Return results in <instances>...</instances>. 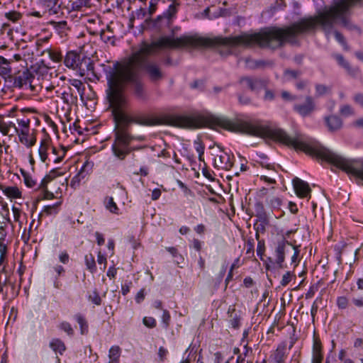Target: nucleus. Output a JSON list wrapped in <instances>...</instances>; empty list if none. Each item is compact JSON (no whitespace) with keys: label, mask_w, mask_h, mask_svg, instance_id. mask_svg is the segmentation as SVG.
<instances>
[{"label":"nucleus","mask_w":363,"mask_h":363,"mask_svg":"<svg viewBox=\"0 0 363 363\" xmlns=\"http://www.w3.org/2000/svg\"><path fill=\"white\" fill-rule=\"evenodd\" d=\"M5 16L7 19L12 21L13 23L17 22L21 18L22 15L20 12L16 11H11L5 13Z\"/></svg>","instance_id":"nucleus-35"},{"label":"nucleus","mask_w":363,"mask_h":363,"mask_svg":"<svg viewBox=\"0 0 363 363\" xmlns=\"http://www.w3.org/2000/svg\"><path fill=\"white\" fill-rule=\"evenodd\" d=\"M353 100L356 104L363 108V94L357 93L353 96Z\"/></svg>","instance_id":"nucleus-46"},{"label":"nucleus","mask_w":363,"mask_h":363,"mask_svg":"<svg viewBox=\"0 0 363 363\" xmlns=\"http://www.w3.org/2000/svg\"><path fill=\"white\" fill-rule=\"evenodd\" d=\"M293 185L296 195L299 198L308 197L311 191L308 184L298 177L293 179Z\"/></svg>","instance_id":"nucleus-8"},{"label":"nucleus","mask_w":363,"mask_h":363,"mask_svg":"<svg viewBox=\"0 0 363 363\" xmlns=\"http://www.w3.org/2000/svg\"><path fill=\"white\" fill-rule=\"evenodd\" d=\"M316 93L318 96L324 95L330 91V88L323 84H317L315 86Z\"/></svg>","instance_id":"nucleus-41"},{"label":"nucleus","mask_w":363,"mask_h":363,"mask_svg":"<svg viewBox=\"0 0 363 363\" xmlns=\"http://www.w3.org/2000/svg\"><path fill=\"white\" fill-rule=\"evenodd\" d=\"M7 78L13 80L12 86L14 88L21 89L23 86H28L31 91H35V86L33 84L34 77L28 69H26L22 72H19L15 76H13L11 74V76Z\"/></svg>","instance_id":"nucleus-4"},{"label":"nucleus","mask_w":363,"mask_h":363,"mask_svg":"<svg viewBox=\"0 0 363 363\" xmlns=\"http://www.w3.org/2000/svg\"><path fill=\"white\" fill-rule=\"evenodd\" d=\"M214 167L224 170H229L233 165L230 155L223 149L218 147L214 150Z\"/></svg>","instance_id":"nucleus-5"},{"label":"nucleus","mask_w":363,"mask_h":363,"mask_svg":"<svg viewBox=\"0 0 363 363\" xmlns=\"http://www.w3.org/2000/svg\"><path fill=\"white\" fill-rule=\"evenodd\" d=\"M194 230L198 233V234H203L204 233L205 230H206V227L203 224H199L197 226L195 227L194 228Z\"/></svg>","instance_id":"nucleus-60"},{"label":"nucleus","mask_w":363,"mask_h":363,"mask_svg":"<svg viewBox=\"0 0 363 363\" xmlns=\"http://www.w3.org/2000/svg\"><path fill=\"white\" fill-rule=\"evenodd\" d=\"M84 259L87 269L90 271V272L94 273L96 269V262L94 255L91 253L86 255Z\"/></svg>","instance_id":"nucleus-26"},{"label":"nucleus","mask_w":363,"mask_h":363,"mask_svg":"<svg viewBox=\"0 0 363 363\" xmlns=\"http://www.w3.org/2000/svg\"><path fill=\"white\" fill-rule=\"evenodd\" d=\"M7 253V242L4 238H0V266L4 262Z\"/></svg>","instance_id":"nucleus-29"},{"label":"nucleus","mask_w":363,"mask_h":363,"mask_svg":"<svg viewBox=\"0 0 363 363\" xmlns=\"http://www.w3.org/2000/svg\"><path fill=\"white\" fill-rule=\"evenodd\" d=\"M291 247V245L284 240L279 242L275 250L277 256L276 263L279 265V268H283V263L284 262V253L286 247Z\"/></svg>","instance_id":"nucleus-9"},{"label":"nucleus","mask_w":363,"mask_h":363,"mask_svg":"<svg viewBox=\"0 0 363 363\" xmlns=\"http://www.w3.org/2000/svg\"><path fill=\"white\" fill-rule=\"evenodd\" d=\"M324 121L327 128L330 132H335L341 129L343 125L342 119L335 115L326 116L324 118Z\"/></svg>","instance_id":"nucleus-12"},{"label":"nucleus","mask_w":363,"mask_h":363,"mask_svg":"<svg viewBox=\"0 0 363 363\" xmlns=\"http://www.w3.org/2000/svg\"><path fill=\"white\" fill-rule=\"evenodd\" d=\"M18 135L19 141L27 147H33L36 143V137L35 132L30 133V130H20V132H17Z\"/></svg>","instance_id":"nucleus-10"},{"label":"nucleus","mask_w":363,"mask_h":363,"mask_svg":"<svg viewBox=\"0 0 363 363\" xmlns=\"http://www.w3.org/2000/svg\"><path fill=\"white\" fill-rule=\"evenodd\" d=\"M129 82H127L125 83V84L127 83H128ZM133 83V88H134V92L135 94L138 96V97H143L144 96V94H145V91H144V86L143 84L138 82L137 80V77L135 78V79L132 82Z\"/></svg>","instance_id":"nucleus-30"},{"label":"nucleus","mask_w":363,"mask_h":363,"mask_svg":"<svg viewBox=\"0 0 363 363\" xmlns=\"http://www.w3.org/2000/svg\"><path fill=\"white\" fill-rule=\"evenodd\" d=\"M316 353H318L319 354H322L320 343L317 341H315L313 345V354L315 355Z\"/></svg>","instance_id":"nucleus-56"},{"label":"nucleus","mask_w":363,"mask_h":363,"mask_svg":"<svg viewBox=\"0 0 363 363\" xmlns=\"http://www.w3.org/2000/svg\"><path fill=\"white\" fill-rule=\"evenodd\" d=\"M223 359L222 354L219 352L214 354V363H221Z\"/></svg>","instance_id":"nucleus-63"},{"label":"nucleus","mask_w":363,"mask_h":363,"mask_svg":"<svg viewBox=\"0 0 363 363\" xmlns=\"http://www.w3.org/2000/svg\"><path fill=\"white\" fill-rule=\"evenodd\" d=\"M281 97L284 100L287 101H294L296 99V96L291 95L289 92L286 91H282L281 93Z\"/></svg>","instance_id":"nucleus-48"},{"label":"nucleus","mask_w":363,"mask_h":363,"mask_svg":"<svg viewBox=\"0 0 363 363\" xmlns=\"http://www.w3.org/2000/svg\"><path fill=\"white\" fill-rule=\"evenodd\" d=\"M167 354V350L163 347H160L158 351V354L162 361H163Z\"/></svg>","instance_id":"nucleus-57"},{"label":"nucleus","mask_w":363,"mask_h":363,"mask_svg":"<svg viewBox=\"0 0 363 363\" xmlns=\"http://www.w3.org/2000/svg\"><path fill=\"white\" fill-rule=\"evenodd\" d=\"M99 0H76L72 3V9L77 11H86L87 9H90L95 6V3Z\"/></svg>","instance_id":"nucleus-13"},{"label":"nucleus","mask_w":363,"mask_h":363,"mask_svg":"<svg viewBox=\"0 0 363 363\" xmlns=\"http://www.w3.org/2000/svg\"><path fill=\"white\" fill-rule=\"evenodd\" d=\"M192 242H193V247L196 250L200 251L201 250L202 243L199 240L194 239Z\"/></svg>","instance_id":"nucleus-59"},{"label":"nucleus","mask_w":363,"mask_h":363,"mask_svg":"<svg viewBox=\"0 0 363 363\" xmlns=\"http://www.w3.org/2000/svg\"><path fill=\"white\" fill-rule=\"evenodd\" d=\"M143 323L146 327L150 328H153L156 326V320L152 317H145Z\"/></svg>","instance_id":"nucleus-44"},{"label":"nucleus","mask_w":363,"mask_h":363,"mask_svg":"<svg viewBox=\"0 0 363 363\" xmlns=\"http://www.w3.org/2000/svg\"><path fill=\"white\" fill-rule=\"evenodd\" d=\"M362 2L363 0H335L313 17L303 18L285 28H270L273 36L272 45L278 48L286 43H295L298 35L313 30L317 26L322 28L328 38L337 21L349 30L360 33L359 28L351 21L349 14L354 6Z\"/></svg>","instance_id":"nucleus-2"},{"label":"nucleus","mask_w":363,"mask_h":363,"mask_svg":"<svg viewBox=\"0 0 363 363\" xmlns=\"http://www.w3.org/2000/svg\"><path fill=\"white\" fill-rule=\"evenodd\" d=\"M49 147V141L48 140H43L41 141L38 152L42 162H45L48 158V150Z\"/></svg>","instance_id":"nucleus-23"},{"label":"nucleus","mask_w":363,"mask_h":363,"mask_svg":"<svg viewBox=\"0 0 363 363\" xmlns=\"http://www.w3.org/2000/svg\"><path fill=\"white\" fill-rule=\"evenodd\" d=\"M7 281V276L4 274H0V293L4 291V288L6 286Z\"/></svg>","instance_id":"nucleus-47"},{"label":"nucleus","mask_w":363,"mask_h":363,"mask_svg":"<svg viewBox=\"0 0 363 363\" xmlns=\"http://www.w3.org/2000/svg\"><path fill=\"white\" fill-rule=\"evenodd\" d=\"M117 270L114 267H111L108 269L107 276L110 278H114L116 274Z\"/></svg>","instance_id":"nucleus-61"},{"label":"nucleus","mask_w":363,"mask_h":363,"mask_svg":"<svg viewBox=\"0 0 363 363\" xmlns=\"http://www.w3.org/2000/svg\"><path fill=\"white\" fill-rule=\"evenodd\" d=\"M294 251V254L291 257V262H296L297 261V259H298V254H299V250H298V248L295 246H293L291 245V247Z\"/></svg>","instance_id":"nucleus-55"},{"label":"nucleus","mask_w":363,"mask_h":363,"mask_svg":"<svg viewBox=\"0 0 363 363\" xmlns=\"http://www.w3.org/2000/svg\"><path fill=\"white\" fill-rule=\"evenodd\" d=\"M89 300L96 306H99L101 303V298L96 291H92L89 295Z\"/></svg>","instance_id":"nucleus-39"},{"label":"nucleus","mask_w":363,"mask_h":363,"mask_svg":"<svg viewBox=\"0 0 363 363\" xmlns=\"http://www.w3.org/2000/svg\"><path fill=\"white\" fill-rule=\"evenodd\" d=\"M241 82L245 84L252 91L261 88L264 86V82L260 79H252L250 77H244L241 79Z\"/></svg>","instance_id":"nucleus-18"},{"label":"nucleus","mask_w":363,"mask_h":363,"mask_svg":"<svg viewBox=\"0 0 363 363\" xmlns=\"http://www.w3.org/2000/svg\"><path fill=\"white\" fill-rule=\"evenodd\" d=\"M323 360V355L316 353L315 355L313 354L312 363H321Z\"/></svg>","instance_id":"nucleus-62"},{"label":"nucleus","mask_w":363,"mask_h":363,"mask_svg":"<svg viewBox=\"0 0 363 363\" xmlns=\"http://www.w3.org/2000/svg\"><path fill=\"white\" fill-rule=\"evenodd\" d=\"M286 352V345H279L274 353L270 356L269 363H283Z\"/></svg>","instance_id":"nucleus-15"},{"label":"nucleus","mask_w":363,"mask_h":363,"mask_svg":"<svg viewBox=\"0 0 363 363\" xmlns=\"http://www.w3.org/2000/svg\"><path fill=\"white\" fill-rule=\"evenodd\" d=\"M95 236H96V241H97V243L99 245H104V242H105V240L102 235V234H101L99 232H96L95 233Z\"/></svg>","instance_id":"nucleus-58"},{"label":"nucleus","mask_w":363,"mask_h":363,"mask_svg":"<svg viewBox=\"0 0 363 363\" xmlns=\"http://www.w3.org/2000/svg\"><path fill=\"white\" fill-rule=\"evenodd\" d=\"M281 203V200L278 197H272L270 199V204L274 208H278Z\"/></svg>","instance_id":"nucleus-50"},{"label":"nucleus","mask_w":363,"mask_h":363,"mask_svg":"<svg viewBox=\"0 0 363 363\" xmlns=\"http://www.w3.org/2000/svg\"><path fill=\"white\" fill-rule=\"evenodd\" d=\"M262 165L263 167H265L267 169L271 170V172L268 174L262 175L260 179L264 182H267L269 184H274L276 182V181H275V177L277 176L276 171L272 168V167L270 164L264 166V164H262Z\"/></svg>","instance_id":"nucleus-22"},{"label":"nucleus","mask_w":363,"mask_h":363,"mask_svg":"<svg viewBox=\"0 0 363 363\" xmlns=\"http://www.w3.org/2000/svg\"><path fill=\"white\" fill-rule=\"evenodd\" d=\"M61 202H57L53 205H49L44 207L43 210L40 213V216H49L52 214H56L58 212L59 206H60Z\"/></svg>","instance_id":"nucleus-25"},{"label":"nucleus","mask_w":363,"mask_h":363,"mask_svg":"<svg viewBox=\"0 0 363 363\" xmlns=\"http://www.w3.org/2000/svg\"><path fill=\"white\" fill-rule=\"evenodd\" d=\"M284 74L286 77L295 79L299 76L300 72L298 71H296V70L286 69L284 72Z\"/></svg>","instance_id":"nucleus-49"},{"label":"nucleus","mask_w":363,"mask_h":363,"mask_svg":"<svg viewBox=\"0 0 363 363\" xmlns=\"http://www.w3.org/2000/svg\"><path fill=\"white\" fill-rule=\"evenodd\" d=\"M50 348L55 352H59L60 354L65 352L66 347L64 342L60 339H52L50 342Z\"/></svg>","instance_id":"nucleus-21"},{"label":"nucleus","mask_w":363,"mask_h":363,"mask_svg":"<svg viewBox=\"0 0 363 363\" xmlns=\"http://www.w3.org/2000/svg\"><path fill=\"white\" fill-rule=\"evenodd\" d=\"M293 277H296V275L291 272H286L283 276L281 280V285L286 286L292 279Z\"/></svg>","instance_id":"nucleus-37"},{"label":"nucleus","mask_w":363,"mask_h":363,"mask_svg":"<svg viewBox=\"0 0 363 363\" xmlns=\"http://www.w3.org/2000/svg\"><path fill=\"white\" fill-rule=\"evenodd\" d=\"M121 356V349L118 346H113L109 350V360H119Z\"/></svg>","instance_id":"nucleus-33"},{"label":"nucleus","mask_w":363,"mask_h":363,"mask_svg":"<svg viewBox=\"0 0 363 363\" xmlns=\"http://www.w3.org/2000/svg\"><path fill=\"white\" fill-rule=\"evenodd\" d=\"M106 208L111 213L118 214V208L114 202L113 197H106L104 200Z\"/></svg>","instance_id":"nucleus-27"},{"label":"nucleus","mask_w":363,"mask_h":363,"mask_svg":"<svg viewBox=\"0 0 363 363\" xmlns=\"http://www.w3.org/2000/svg\"><path fill=\"white\" fill-rule=\"evenodd\" d=\"M40 4L50 13L56 14L60 8L59 0H39Z\"/></svg>","instance_id":"nucleus-19"},{"label":"nucleus","mask_w":363,"mask_h":363,"mask_svg":"<svg viewBox=\"0 0 363 363\" xmlns=\"http://www.w3.org/2000/svg\"><path fill=\"white\" fill-rule=\"evenodd\" d=\"M30 112H31V110L29 108L18 109L16 107L12 108L9 111L8 116L16 118V122L18 125V127H17V132H20V130H30V119L27 116H23V118H20V113Z\"/></svg>","instance_id":"nucleus-6"},{"label":"nucleus","mask_w":363,"mask_h":363,"mask_svg":"<svg viewBox=\"0 0 363 363\" xmlns=\"http://www.w3.org/2000/svg\"><path fill=\"white\" fill-rule=\"evenodd\" d=\"M335 59L337 60L338 64L345 68L349 74L352 75V77H355L359 73V69L357 67H352L350 63L345 60L342 55H336Z\"/></svg>","instance_id":"nucleus-17"},{"label":"nucleus","mask_w":363,"mask_h":363,"mask_svg":"<svg viewBox=\"0 0 363 363\" xmlns=\"http://www.w3.org/2000/svg\"><path fill=\"white\" fill-rule=\"evenodd\" d=\"M340 113L344 116H350L354 114V110L350 105H344L340 109Z\"/></svg>","instance_id":"nucleus-36"},{"label":"nucleus","mask_w":363,"mask_h":363,"mask_svg":"<svg viewBox=\"0 0 363 363\" xmlns=\"http://www.w3.org/2000/svg\"><path fill=\"white\" fill-rule=\"evenodd\" d=\"M52 26L55 30L61 35L65 33L66 30L67 29V25L66 21H60V22H55L52 21L50 23Z\"/></svg>","instance_id":"nucleus-31"},{"label":"nucleus","mask_w":363,"mask_h":363,"mask_svg":"<svg viewBox=\"0 0 363 363\" xmlns=\"http://www.w3.org/2000/svg\"><path fill=\"white\" fill-rule=\"evenodd\" d=\"M55 177V174L54 172H50L49 174L46 175L41 182L40 187L43 189H45L48 183L50 182Z\"/></svg>","instance_id":"nucleus-42"},{"label":"nucleus","mask_w":363,"mask_h":363,"mask_svg":"<svg viewBox=\"0 0 363 363\" xmlns=\"http://www.w3.org/2000/svg\"><path fill=\"white\" fill-rule=\"evenodd\" d=\"M247 66L250 68H255V67H259L264 65L262 62H253L251 60H247L246 61Z\"/></svg>","instance_id":"nucleus-53"},{"label":"nucleus","mask_w":363,"mask_h":363,"mask_svg":"<svg viewBox=\"0 0 363 363\" xmlns=\"http://www.w3.org/2000/svg\"><path fill=\"white\" fill-rule=\"evenodd\" d=\"M64 63L66 67L73 69H82V60L79 53L75 51H69L65 57Z\"/></svg>","instance_id":"nucleus-7"},{"label":"nucleus","mask_w":363,"mask_h":363,"mask_svg":"<svg viewBox=\"0 0 363 363\" xmlns=\"http://www.w3.org/2000/svg\"><path fill=\"white\" fill-rule=\"evenodd\" d=\"M13 216L15 221H18L21 216V210L16 207H12Z\"/></svg>","instance_id":"nucleus-52"},{"label":"nucleus","mask_w":363,"mask_h":363,"mask_svg":"<svg viewBox=\"0 0 363 363\" xmlns=\"http://www.w3.org/2000/svg\"><path fill=\"white\" fill-rule=\"evenodd\" d=\"M0 132L4 135L9 137L13 136L17 134V127L16 124L11 121H0Z\"/></svg>","instance_id":"nucleus-14"},{"label":"nucleus","mask_w":363,"mask_h":363,"mask_svg":"<svg viewBox=\"0 0 363 363\" xmlns=\"http://www.w3.org/2000/svg\"><path fill=\"white\" fill-rule=\"evenodd\" d=\"M239 101L240 104L246 105L250 103L251 100L248 96H240Z\"/></svg>","instance_id":"nucleus-64"},{"label":"nucleus","mask_w":363,"mask_h":363,"mask_svg":"<svg viewBox=\"0 0 363 363\" xmlns=\"http://www.w3.org/2000/svg\"><path fill=\"white\" fill-rule=\"evenodd\" d=\"M3 192L7 197L11 199H18L21 197V191L17 186H5L3 189Z\"/></svg>","instance_id":"nucleus-20"},{"label":"nucleus","mask_w":363,"mask_h":363,"mask_svg":"<svg viewBox=\"0 0 363 363\" xmlns=\"http://www.w3.org/2000/svg\"><path fill=\"white\" fill-rule=\"evenodd\" d=\"M273 36L270 28L259 33H242L230 37L206 38L197 35H184L180 38L162 37L148 43L143 41L138 48L128 57L116 62L110 67L106 74L107 95L112 103L121 106L124 102L123 90L127 82H133L137 77V68H143L150 81L157 82L164 78L160 66L155 62H148L150 56L162 48H179L185 46L203 48H233L238 46L276 49L272 45Z\"/></svg>","instance_id":"nucleus-1"},{"label":"nucleus","mask_w":363,"mask_h":363,"mask_svg":"<svg viewBox=\"0 0 363 363\" xmlns=\"http://www.w3.org/2000/svg\"><path fill=\"white\" fill-rule=\"evenodd\" d=\"M59 328L65 333H67V335H72L74 334V330L72 328L71 325L66 321L62 322L59 325Z\"/></svg>","instance_id":"nucleus-40"},{"label":"nucleus","mask_w":363,"mask_h":363,"mask_svg":"<svg viewBox=\"0 0 363 363\" xmlns=\"http://www.w3.org/2000/svg\"><path fill=\"white\" fill-rule=\"evenodd\" d=\"M11 60H7L0 55V75L6 79L11 76L12 69L11 67Z\"/></svg>","instance_id":"nucleus-16"},{"label":"nucleus","mask_w":363,"mask_h":363,"mask_svg":"<svg viewBox=\"0 0 363 363\" xmlns=\"http://www.w3.org/2000/svg\"><path fill=\"white\" fill-rule=\"evenodd\" d=\"M294 109L301 116L310 115L315 110V104L312 98L307 97L303 104H298L294 106Z\"/></svg>","instance_id":"nucleus-11"},{"label":"nucleus","mask_w":363,"mask_h":363,"mask_svg":"<svg viewBox=\"0 0 363 363\" xmlns=\"http://www.w3.org/2000/svg\"><path fill=\"white\" fill-rule=\"evenodd\" d=\"M348 299L345 296L338 297L337 299V306L341 309H345L348 306Z\"/></svg>","instance_id":"nucleus-45"},{"label":"nucleus","mask_w":363,"mask_h":363,"mask_svg":"<svg viewBox=\"0 0 363 363\" xmlns=\"http://www.w3.org/2000/svg\"><path fill=\"white\" fill-rule=\"evenodd\" d=\"M110 105L112 108V113L116 123L115 131V139L112 145L113 155L120 160H123L132 150H135L130 147L131 141L135 138L130 135L126 126L130 123H135L142 125H158L162 124V119L153 117L138 116L131 118L122 111L126 103L124 96V102L121 106L112 103L111 98L107 95Z\"/></svg>","instance_id":"nucleus-3"},{"label":"nucleus","mask_w":363,"mask_h":363,"mask_svg":"<svg viewBox=\"0 0 363 363\" xmlns=\"http://www.w3.org/2000/svg\"><path fill=\"white\" fill-rule=\"evenodd\" d=\"M333 33L335 37V39L343 46L345 50H347L349 49V48H348L347 42H346L344 36L342 35V33H340L339 31H337L336 30H334Z\"/></svg>","instance_id":"nucleus-38"},{"label":"nucleus","mask_w":363,"mask_h":363,"mask_svg":"<svg viewBox=\"0 0 363 363\" xmlns=\"http://www.w3.org/2000/svg\"><path fill=\"white\" fill-rule=\"evenodd\" d=\"M177 12V5L172 4L168 9L164 13V16L166 17L169 21L172 19Z\"/></svg>","instance_id":"nucleus-34"},{"label":"nucleus","mask_w":363,"mask_h":363,"mask_svg":"<svg viewBox=\"0 0 363 363\" xmlns=\"http://www.w3.org/2000/svg\"><path fill=\"white\" fill-rule=\"evenodd\" d=\"M69 258V255L66 252H62L59 257L60 261L63 264L67 263Z\"/></svg>","instance_id":"nucleus-54"},{"label":"nucleus","mask_w":363,"mask_h":363,"mask_svg":"<svg viewBox=\"0 0 363 363\" xmlns=\"http://www.w3.org/2000/svg\"><path fill=\"white\" fill-rule=\"evenodd\" d=\"M47 54L48 57L55 62H58L62 60V55L60 52L53 50L50 48L45 49L40 52V55Z\"/></svg>","instance_id":"nucleus-24"},{"label":"nucleus","mask_w":363,"mask_h":363,"mask_svg":"<svg viewBox=\"0 0 363 363\" xmlns=\"http://www.w3.org/2000/svg\"><path fill=\"white\" fill-rule=\"evenodd\" d=\"M75 319L79 325L81 333L85 334L88 331V324L85 318L79 313L75 315Z\"/></svg>","instance_id":"nucleus-28"},{"label":"nucleus","mask_w":363,"mask_h":363,"mask_svg":"<svg viewBox=\"0 0 363 363\" xmlns=\"http://www.w3.org/2000/svg\"><path fill=\"white\" fill-rule=\"evenodd\" d=\"M162 319V322L165 324V327H168L169 325L170 315L167 311L164 310L163 311Z\"/></svg>","instance_id":"nucleus-51"},{"label":"nucleus","mask_w":363,"mask_h":363,"mask_svg":"<svg viewBox=\"0 0 363 363\" xmlns=\"http://www.w3.org/2000/svg\"><path fill=\"white\" fill-rule=\"evenodd\" d=\"M175 124L180 127H191L193 121L187 117H179L175 119Z\"/></svg>","instance_id":"nucleus-32"},{"label":"nucleus","mask_w":363,"mask_h":363,"mask_svg":"<svg viewBox=\"0 0 363 363\" xmlns=\"http://www.w3.org/2000/svg\"><path fill=\"white\" fill-rule=\"evenodd\" d=\"M97 262L99 264L102 265L101 269L102 271H104L106 268L107 259L106 257L104 255H102L101 252H99L98 253Z\"/></svg>","instance_id":"nucleus-43"}]
</instances>
